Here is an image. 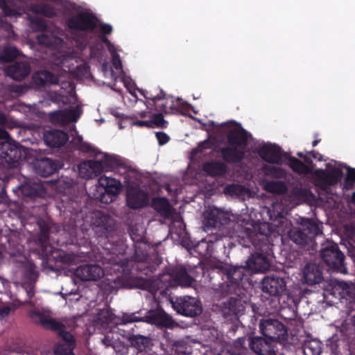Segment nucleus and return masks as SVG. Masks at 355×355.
Here are the masks:
<instances>
[{
	"label": "nucleus",
	"instance_id": "nucleus-1",
	"mask_svg": "<svg viewBox=\"0 0 355 355\" xmlns=\"http://www.w3.org/2000/svg\"><path fill=\"white\" fill-rule=\"evenodd\" d=\"M248 270L245 266H220L209 273V282L216 297H225L230 294H239L241 282Z\"/></svg>",
	"mask_w": 355,
	"mask_h": 355
},
{
	"label": "nucleus",
	"instance_id": "nucleus-2",
	"mask_svg": "<svg viewBox=\"0 0 355 355\" xmlns=\"http://www.w3.org/2000/svg\"><path fill=\"white\" fill-rule=\"evenodd\" d=\"M94 230L98 237L105 238L109 241L110 246L106 247L110 254H123L125 245L121 239L114 240L116 223L113 218L101 211L94 212L92 217Z\"/></svg>",
	"mask_w": 355,
	"mask_h": 355
},
{
	"label": "nucleus",
	"instance_id": "nucleus-3",
	"mask_svg": "<svg viewBox=\"0 0 355 355\" xmlns=\"http://www.w3.org/2000/svg\"><path fill=\"white\" fill-rule=\"evenodd\" d=\"M37 224L40 231L35 239L36 248L34 251L43 259H49L52 257L56 262L68 266L73 265L78 259L77 256L64 251L53 250L49 243V225L44 222H38Z\"/></svg>",
	"mask_w": 355,
	"mask_h": 355
},
{
	"label": "nucleus",
	"instance_id": "nucleus-4",
	"mask_svg": "<svg viewBox=\"0 0 355 355\" xmlns=\"http://www.w3.org/2000/svg\"><path fill=\"white\" fill-rule=\"evenodd\" d=\"M262 227L268 229V225L264 223L261 225L259 229L261 230ZM269 234L270 230H268L267 232H260V235H254L251 237L252 244L260 252L252 254L246 261L245 267L248 270L257 273L263 272L269 268L270 263L264 254V252L268 254V250H271L268 240Z\"/></svg>",
	"mask_w": 355,
	"mask_h": 355
},
{
	"label": "nucleus",
	"instance_id": "nucleus-5",
	"mask_svg": "<svg viewBox=\"0 0 355 355\" xmlns=\"http://www.w3.org/2000/svg\"><path fill=\"white\" fill-rule=\"evenodd\" d=\"M229 146L220 148L223 159L228 164H239L245 157V149L248 142V133L243 129H233L227 135Z\"/></svg>",
	"mask_w": 355,
	"mask_h": 355
},
{
	"label": "nucleus",
	"instance_id": "nucleus-6",
	"mask_svg": "<svg viewBox=\"0 0 355 355\" xmlns=\"http://www.w3.org/2000/svg\"><path fill=\"white\" fill-rule=\"evenodd\" d=\"M250 349L258 355H277L272 341L261 337H241L233 342L230 349H223L218 355H246Z\"/></svg>",
	"mask_w": 355,
	"mask_h": 355
},
{
	"label": "nucleus",
	"instance_id": "nucleus-7",
	"mask_svg": "<svg viewBox=\"0 0 355 355\" xmlns=\"http://www.w3.org/2000/svg\"><path fill=\"white\" fill-rule=\"evenodd\" d=\"M193 278L188 273L186 268L178 265L171 267L166 272L160 274L153 282V287L161 295L168 294L170 288L178 286H189Z\"/></svg>",
	"mask_w": 355,
	"mask_h": 355
},
{
	"label": "nucleus",
	"instance_id": "nucleus-8",
	"mask_svg": "<svg viewBox=\"0 0 355 355\" xmlns=\"http://www.w3.org/2000/svg\"><path fill=\"white\" fill-rule=\"evenodd\" d=\"M322 232L320 225L313 219L304 218L300 227H292L287 232V237L297 245L313 247L315 238Z\"/></svg>",
	"mask_w": 355,
	"mask_h": 355
},
{
	"label": "nucleus",
	"instance_id": "nucleus-9",
	"mask_svg": "<svg viewBox=\"0 0 355 355\" xmlns=\"http://www.w3.org/2000/svg\"><path fill=\"white\" fill-rule=\"evenodd\" d=\"M99 19L92 12H80L65 19L66 26L72 33H92L98 26Z\"/></svg>",
	"mask_w": 355,
	"mask_h": 355
},
{
	"label": "nucleus",
	"instance_id": "nucleus-10",
	"mask_svg": "<svg viewBox=\"0 0 355 355\" xmlns=\"http://www.w3.org/2000/svg\"><path fill=\"white\" fill-rule=\"evenodd\" d=\"M98 184L94 198L102 203L112 202L121 191V182L115 178L101 176L98 179Z\"/></svg>",
	"mask_w": 355,
	"mask_h": 355
},
{
	"label": "nucleus",
	"instance_id": "nucleus-11",
	"mask_svg": "<svg viewBox=\"0 0 355 355\" xmlns=\"http://www.w3.org/2000/svg\"><path fill=\"white\" fill-rule=\"evenodd\" d=\"M262 335L272 342H280L287 339L286 326L277 319L262 320L259 324Z\"/></svg>",
	"mask_w": 355,
	"mask_h": 355
},
{
	"label": "nucleus",
	"instance_id": "nucleus-12",
	"mask_svg": "<svg viewBox=\"0 0 355 355\" xmlns=\"http://www.w3.org/2000/svg\"><path fill=\"white\" fill-rule=\"evenodd\" d=\"M320 256L323 261L335 271L345 272V255L340 250L337 243H331L322 248Z\"/></svg>",
	"mask_w": 355,
	"mask_h": 355
},
{
	"label": "nucleus",
	"instance_id": "nucleus-13",
	"mask_svg": "<svg viewBox=\"0 0 355 355\" xmlns=\"http://www.w3.org/2000/svg\"><path fill=\"white\" fill-rule=\"evenodd\" d=\"M12 189L18 197L21 198L24 202H33L46 193L42 184L30 179L26 180L22 184Z\"/></svg>",
	"mask_w": 355,
	"mask_h": 355
},
{
	"label": "nucleus",
	"instance_id": "nucleus-14",
	"mask_svg": "<svg viewBox=\"0 0 355 355\" xmlns=\"http://www.w3.org/2000/svg\"><path fill=\"white\" fill-rule=\"evenodd\" d=\"M343 171L338 168L330 171L322 168L316 169L313 173L315 186L322 191H327L330 187L336 185L343 178Z\"/></svg>",
	"mask_w": 355,
	"mask_h": 355
},
{
	"label": "nucleus",
	"instance_id": "nucleus-15",
	"mask_svg": "<svg viewBox=\"0 0 355 355\" xmlns=\"http://www.w3.org/2000/svg\"><path fill=\"white\" fill-rule=\"evenodd\" d=\"M173 306L177 313L187 317L197 316L202 311L201 302L189 296L178 297L173 302Z\"/></svg>",
	"mask_w": 355,
	"mask_h": 355
},
{
	"label": "nucleus",
	"instance_id": "nucleus-16",
	"mask_svg": "<svg viewBox=\"0 0 355 355\" xmlns=\"http://www.w3.org/2000/svg\"><path fill=\"white\" fill-rule=\"evenodd\" d=\"M230 222V216L227 212L218 208L213 207L206 212L204 219V225L208 231L213 228L220 229Z\"/></svg>",
	"mask_w": 355,
	"mask_h": 355
},
{
	"label": "nucleus",
	"instance_id": "nucleus-17",
	"mask_svg": "<svg viewBox=\"0 0 355 355\" xmlns=\"http://www.w3.org/2000/svg\"><path fill=\"white\" fill-rule=\"evenodd\" d=\"M149 202L148 193L139 187H130L127 190L126 205L132 209L146 207Z\"/></svg>",
	"mask_w": 355,
	"mask_h": 355
},
{
	"label": "nucleus",
	"instance_id": "nucleus-18",
	"mask_svg": "<svg viewBox=\"0 0 355 355\" xmlns=\"http://www.w3.org/2000/svg\"><path fill=\"white\" fill-rule=\"evenodd\" d=\"M263 293L270 296H279L286 290V284L284 278L277 276H266L261 283Z\"/></svg>",
	"mask_w": 355,
	"mask_h": 355
},
{
	"label": "nucleus",
	"instance_id": "nucleus-19",
	"mask_svg": "<svg viewBox=\"0 0 355 355\" xmlns=\"http://www.w3.org/2000/svg\"><path fill=\"white\" fill-rule=\"evenodd\" d=\"M146 320L148 323L159 328L173 329L178 326L173 318L162 309L150 311L146 315Z\"/></svg>",
	"mask_w": 355,
	"mask_h": 355
},
{
	"label": "nucleus",
	"instance_id": "nucleus-20",
	"mask_svg": "<svg viewBox=\"0 0 355 355\" xmlns=\"http://www.w3.org/2000/svg\"><path fill=\"white\" fill-rule=\"evenodd\" d=\"M74 275L83 282L97 281L103 276L104 272L97 264H83L76 268Z\"/></svg>",
	"mask_w": 355,
	"mask_h": 355
},
{
	"label": "nucleus",
	"instance_id": "nucleus-21",
	"mask_svg": "<svg viewBox=\"0 0 355 355\" xmlns=\"http://www.w3.org/2000/svg\"><path fill=\"white\" fill-rule=\"evenodd\" d=\"M21 158V146L9 141L0 142V159L8 164L18 162Z\"/></svg>",
	"mask_w": 355,
	"mask_h": 355
},
{
	"label": "nucleus",
	"instance_id": "nucleus-22",
	"mask_svg": "<svg viewBox=\"0 0 355 355\" xmlns=\"http://www.w3.org/2000/svg\"><path fill=\"white\" fill-rule=\"evenodd\" d=\"M288 165L292 171L300 175H308L312 173L315 164L313 163L311 155L306 152V155L303 158L304 162L293 156H288Z\"/></svg>",
	"mask_w": 355,
	"mask_h": 355
},
{
	"label": "nucleus",
	"instance_id": "nucleus-23",
	"mask_svg": "<svg viewBox=\"0 0 355 355\" xmlns=\"http://www.w3.org/2000/svg\"><path fill=\"white\" fill-rule=\"evenodd\" d=\"M105 170L101 159L87 160L80 164L78 171L83 178L93 179L101 174Z\"/></svg>",
	"mask_w": 355,
	"mask_h": 355
},
{
	"label": "nucleus",
	"instance_id": "nucleus-24",
	"mask_svg": "<svg viewBox=\"0 0 355 355\" xmlns=\"http://www.w3.org/2000/svg\"><path fill=\"white\" fill-rule=\"evenodd\" d=\"M119 334L128 340L131 345L139 352L145 351L152 346V340L148 336L140 334H132L130 331H125L119 327L117 328Z\"/></svg>",
	"mask_w": 355,
	"mask_h": 355
},
{
	"label": "nucleus",
	"instance_id": "nucleus-25",
	"mask_svg": "<svg viewBox=\"0 0 355 355\" xmlns=\"http://www.w3.org/2000/svg\"><path fill=\"white\" fill-rule=\"evenodd\" d=\"M152 207L166 220H172L175 214V209L170 205L165 197H155L151 201Z\"/></svg>",
	"mask_w": 355,
	"mask_h": 355
},
{
	"label": "nucleus",
	"instance_id": "nucleus-26",
	"mask_svg": "<svg viewBox=\"0 0 355 355\" xmlns=\"http://www.w3.org/2000/svg\"><path fill=\"white\" fill-rule=\"evenodd\" d=\"M44 141L50 148H58L63 146L69 140L67 132L60 130H50L44 133Z\"/></svg>",
	"mask_w": 355,
	"mask_h": 355
},
{
	"label": "nucleus",
	"instance_id": "nucleus-27",
	"mask_svg": "<svg viewBox=\"0 0 355 355\" xmlns=\"http://www.w3.org/2000/svg\"><path fill=\"white\" fill-rule=\"evenodd\" d=\"M302 277L308 285L320 284L323 279L322 268L318 264L308 263L303 268Z\"/></svg>",
	"mask_w": 355,
	"mask_h": 355
},
{
	"label": "nucleus",
	"instance_id": "nucleus-28",
	"mask_svg": "<svg viewBox=\"0 0 355 355\" xmlns=\"http://www.w3.org/2000/svg\"><path fill=\"white\" fill-rule=\"evenodd\" d=\"M258 155L265 162L270 164H280L282 159L281 148L276 145H264L258 149Z\"/></svg>",
	"mask_w": 355,
	"mask_h": 355
},
{
	"label": "nucleus",
	"instance_id": "nucleus-29",
	"mask_svg": "<svg viewBox=\"0 0 355 355\" xmlns=\"http://www.w3.org/2000/svg\"><path fill=\"white\" fill-rule=\"evenodd\" d=\"M243 302L241 298L230 297L223 303L222 307L223 316L227 318L243 314L245 310Z\"/></svg>",
	"mask_w": 355,
	"mask_h": 355
},
{
	"label": "nucleus",
	"instance_id": "nucleus-30",
	"mask_svg": "<svg viewBox=\"0 0 355 355\" xmlns=\"http://www.w3.org/2000/svg\"><path fill=\"white\" fill-rule=\"evenodd\" d=\"M6 76L17 81L22 80L31 72V67L26 62H16L6 69Z\"/></svg>",
	"mask_w": 355,
	"mask_h": 355
},
{
	"label": "nucleus",
	"instance_id": "nucleus-31",
	"mask_svg": "<svg viewBox=\"0 0 355 355\" xmlns=\"http://www.w3.org/2000/svg\"><path fill=\"white\" fill-rule=\"evenodd\" d=\"M34 167L37 174L42 177H49L57 171L58 164L54 159L43 157L35 161Z\"/></svg>",
	"mask_w": 355,
	"mask_h": 355
},
{
	"label": "nucleus",
	"instance_id": "nucleus-32",
	"mask_svg": "<svg viewBox=\"0 0 355 355\" xmlns=\"http://www.w3.org/2000/svg\"><path fill=\"white\" fill-rule=\"evenodd\" d=\"M32 80L34 85L37 87H46L59 83L58 77L53 73L46 70L34 73Z\"/></svg>",
	"mask_w": 355,
	"mask_h": 355
},
{
	"label": "nucleus",
	"instance_id": "nucleus-33",
	"mask_svg": "<svg viewBox=\"0 0 355 355\" xmlns=\"http://www.w3.org/2000/svg\"><path fill=\"white\" fill-rule=\"evenodd\" d=\"M202 170L211 177L223 176L227 172V166L220 161H211L203 164Z\"/></svg>",
	"mask_w": 355,
	"mask_h": 355
},
{
	"label": "nucleus",
	"instance_id": "nucleus-34",
	"mask_svg": "<svg viewBox=\"0 0 355 355\" xmlns=\"http://www.w3.org/2000/svg\"><path fill=\"white\" fill-rule=\"evenodd\" d=\"M263 188L269 193L279 195L284 194L288 191L286 183L280 180H266Z\"/></svg>",
	"mask_w": 355,
	"mask_h": 355
},
{
	"label": "nucleus",
	"instance_id": "nucleus-35",
	"mask_svg": "<svg viewBox=\"0 0 355 355\" xmlns=\"http://www.w3.org/2000/svg\"><path fill=\"white\" fill-rule=\"evenodd\" d=\"M30 10L35 14L40 15L48 18L56 16V12L53 7L46 3H33L30 6Z\"/></svg>",
	"mask_w": 355,
	"mask_h": 355
},
{
	"label": "nucleus",
	"instance_id": "nucleus-36",
	"mask_svg": "<svg viewBox=\"0 0 355 355\" xmlns=\"http://www.w3.org/2000/svg\"><path fill=\"white\" fill-rule=\"evenodd\" d=\"M173 101L171 102L170 105H168V101L166 95L165 94L164 99L163 100H155L152 102H148L147 107L161 113L164 112V114H170L173 112Z\"/></svg>",
	"mask_w": 355,
	"mask_h": 355
},
{
	"label": "nucleus",
	"instance_id": "nucleus-37",
	"mask_svg": "<svg viewBox=\"0 0 355 355\" xmlns=\"http://www.w3.org/2000/svg\"><path fill=\"white\" fill-rule=\"evenodd\" d=\"M37 42L51 49L56 48L62 42V40L52 34L42 33L37 36Z\"/></svg>",
	"mask_w": 355,
	"mask_h": 355
},
{
	"label": "nucleus",
	"instance_id": "nucleus-38",
	"mask_svg": "<svg viewBox=\"0 0 355 355\" xmlns=\"http://www.w3.org/2000/svg\"><path fill=\"white\" fill-rule=\"evenodd\" d=\"M304 355H320L322 352L320 343L317 340H306L302 345Z\"/></svg>",
	"mask_w": 355,
	"mask_h": 355
},
{
	"label": "nucleus",
	"instance_id": "nucleus-39",
	"mask_svg": "<svg viewBox=\"0 0 355 355\" xmlns=\"http://www.w3.org/2000/svg\"><path fill=\"white\" fill-rule=\"evenodd\" d=\"M139 248L135 249V259L139 263L137 265V269L139 270L143 274L148 275L149 272H153V267L146 266L148 259V254L142 252L141 255L139 254Z\"/></svg>",
	"mask_w": 355,
	"mask_h": 355
},
{
	"label": "nucleus",
	"instance_id": "nucleus-40",
	"mask_svg": "<svg viewBox=\"0 0 355 355\" xmlns=\"http://www.w3.org/2000/svg\"><path fill=\"white\" fill-rule=\"evenodd\" d=\"M141 95H142L147 101L146 105H148V102H152L155 100H163L165 97V92L160 88H157L153 90H139Z\"/></svg>",
	"mask_w": 355,
	"mask_h": 355
},
{
	"label": "nucleus",
	"instance_id": "nucleus-41",
	"mask_svg": "<svg viewBox=\"0 0 355 355\" xmlns=\"http://www.w3.org/2000/svg\"><path fill=\"white\" fill-rule=\"evenodd\" d=\"M42 327L47 330H51L58 333L59 330L65 328V325L60 321L46 315L45 320L43 321Z\"/></svg>",
	"mask_w": 355,
	"mask_h": 355
},
{
	"label": "nucleus",
	"instance_id": "nucleus-42",
	"mask_svg": "<svg viewBox=\"0 0 355 355\" xmlns=\"http://www.w3.org/2000/svg\"><path fill=\"white\" fill-rule=\"evenodd\" d=\"M103 166L106 171H111L119 165L118 159L115 156L110 155L108 154H103L101 159Z\"/></svg>",
	"mask_w": 355,
	"mask_h": 355
},
{
	"label": "nucleus",
	"instance_id": "nucleus-43",
	"mask_svg": "<svg viewBox=\"0 0 355 355\" xmlns=\"http://www.w3.org/2000/svg\"><path fill=\"white\" fill-rule=\"evenodd\" d=\"M266 175L268 176L272 177L274 178L280 179L285 178L286 177L287 173L282 168L270 166H268L265 168Z\"/></svg>",
	"mask_w": 355,
	"mask_h": 355
},
{
	"label": "nucleus",
	"instance_id": "nucleus-44",
	"mask_svg": "<svg viewBox=\"0 0 355 355\" xmlns=\"http://www.w3.org/2000/svg\"><path fill=\"white\" fill-rule=\"evenodd\" d=\"M19 55V51L16 47H6L1 54V60L5 62H12Z\"/></svg>",
	"mask_w": 355,
	"mask_h": 355
},
{
	"label": "nucleus",
	"instance_id": "nucleus-45",
	"mask_svg": "<svg viewBox=\"0 0 355 355\" xmlns=\"http://www.w3.org/2000/svg\"><path fill=\"white\" fill-rule=\"evenodd\" d=\"M150 124L152 128L155 125L157 128H166L168 122L164 119L162 113L159 112L151 116Z\"/></svg>",
	"mask_w": 355,
	"mask_h": 355
},
{
	"label": "nucleus",
	"instance_id": "nucleus-46",
	"mask_svg": "<svg viewBox=\"0 0 355 355\" xmlns=\"http://www.w3.org/2000/svg\"><path fill=\"white\" fill-rule=\"evenodd\" d=\"M30 23L35 31L44 32L47 29L46 21L42 18L33 17L31 19Z\"/></svg>",
	"mask_w": 355,
	"mask_h": 355
},
{
	"label": "nucleus",
	"instance_id": "nucleus-47",
	"mask_svg": "<svg viewBox=\"0 0 355 355\" xmlns=\"http://www.w3.org/2000/svg\"><path fill=\"white\" fill-rule=\"evenodd\" d=\"M35 266L33 263H27L24 267L23 276L28 280H33L37 277Z\"/></svg>",
	"mask_w": 355,
	"mask_h": 355
},
{
	"label": "nucleus",
	"instance_id": "nucleus-48",
	"mask_svg": "<svg viewBox=\"0 0 355 355\" xmlns=\"http://www.w3.org/2000/svg\"><path fill=\"white\" fill-rule=\"evenodd\" d=\"M74 345H69V344H59L55 349L56 355H73V348Z\"/></svg>",
	"mask_w": 355,
	"mask_h": 355
},
{
	"label": "nucleus",
	"instance_id": "nucleus-49",
	"mask_svg": "<svg viewBox=\"0 0 355 355\" xmlns=\"http://www.w3.org/2000/svg\"><path fill=\"white\" fill-rule=\"evenodd\" d=\"M28 316L33 323L40 324L42 327L43 321L45 320L46 315L39 311L33 310L28 313Z\"/></svg>",
	"mask_w": 355,
	"mask_h": 355
},
{
	"label": "nucleus",
	"instance_id": "nucleus-50",
	"mask_svg": "<svg viewBox=\"0 0 355 355\" xmlns=\"http://www.w3.org/2000/svg\"><path fill=\"white\" fill-rule=\"evenodd\" d=\"M213 147V143L209 139L204 140L198 144V146L193 150L192 153L194 154L201 153L205 154L207 149H211Z\"/></svg>",
	"mask_w": 355,
	"mask_h": 355
},
{
	"label": "nucleus",
	"instance_id": "nucleus-51",
	"mask_svg": "<svg viewBox=\"0 0 355 355\" xmlns=\"http://www.w3.org/2000/svg\"><path fill=\"white\" fill-rule=\"evenodd\" d=\"M58 334L60 337H61L62 340L66 343V344H69V345H75V339L73 336L70 332L66 331V327L59 330Z\"/></svg>",
	"mask_w": 355,
	"mask_h": 355
},
{
	"label": "nucleus",
	"instance_id": "nucleus-52",
	"mask_svg": "<svg viewBox=\"0 0 355 355\" xmlns=\"http://www.w3.org/2000/svg\"><path fill=\"white\" fill-rule=\"evenodd\" d=\"M79 146L78 149L83 153H95L96 149L90 144L83 141V137L79 136L78 138Z\"/></svg>",
	"mask_w": 355,
	"mask_h": 355
},
{
	"label": "nucleus",
	"instance_id": "nucleus-53",
	"mask_svg": "<svg viewBox=\"0 0 355 355\" xmlns=\"http://www.w3.org/2000/svg\"><path fill=\"white\" fill-rule=\"evenodd\" d=\"M355 183V168H350L347 171V176L345 180V187L351 189Z\"/></svg>",
	"mask_w": 355,
	"mask_h": 355
},
{
	"label": "nucleus",
	"instance_id": "nucleus-54",
	"mask_svg": "<svg viewBox=\"0 0 355 355\" xmlns=\"http://www.w3.org/2000/svg\"><path fill=\"white\" fill-rule=\"evenodd\" d=\"M3 14L7 17H17L21 15L20 12L15 8H12L7 3L1 8Z\"/></svg>",
	"mask_w": 355,
	"mask_h": 355
},
{
	"label": "nucleus",
	"instance_id": "nucleus-55",
	"mask_svg": "<svg viewBox=\"0 0 355 355\" xmlns=\"http://www.w3.org/2000/svg\"><path fill=\"white\" fill-rule=\"evenodd\" d=\"M119 338L116 337V338L114 336L113 333L107 334L104 338L102 340V343L106 346V347H114V345L116 343V341L119 340Z\"/></svg>",
	"mask_w": 355,
	"mask_h": 355
},
{
	"label": "nucleus",
	"instance_id": "nucleus-56",
	"mask_svg": "<svg viewBox=\"0 0 355 355\" xmlns=\"http://www.w3.org/2000/svg\"><path fill=\"white\" fill-rule=\"evenodd\" d=\"M97 28H99L101 35H110L112 33V26L110 24L102 23L99 21L98 26Z\"/></svg>",
	"mask_w": 355,
	"mask_h": 355
},
{
	"label": "nucleus",
	"instance_id": "nucleus-57",
	"mask_svg": "<svg viewBox=\"0 0 355 355\" xmlns=\"http://www.w3.org/2000/svg\"><path fill=\"white\" fill-rule=\"evenodd\" d=\"M155 135L159 146L166 144L170 139L169 136L164 132H157Z\"/></svg>",
	"mask_w": 355,
	"mask_h": 355
},
{
	"label": "nucleus",
	"instance_id": "nucleus-58",
	"mask_svg": "<svg viewBox=\"0 0 355 355\" xmlns=\"http://www.w3.org/2000/svg\"><path fill=\"white\" fill-rule=\"evenodd\" d=\"M112 64L116 69H122V62L120 59V56L117 53L112 54Z\"/></svg>",
	"mask_w": 355,
	"mask_h": 355
},
{
	"label": "nucleus",
	"instance_id": "nucleus-59",
	"mask_svg": "<svg viewBox=\"0 0 355 355\" xmlns=\"http://www.w3.org/2000/svg\"><path fill=\"white\" fill-rule=\"evenodd\" d=\"M132 124L133 125L139 127V128H152L150 124V120L142 121V120H136L133 121Z\"/></svg>",
	"mask_w": 355,
	"mask_h": 355
},
{
	"label": "nucleus",
	"instance_id": "nucleus-60",
	"mask_svg": "<svg viewBox=\"0 0 355 355\" xmlns=\"http://www.w3.org/2000/svg\"><path fill=\"white\" fill-rule=\"evenodd\" d=\"M196 248H197V250H198V252L201 254L205 255L206 254H207L209 245L207 242L202 241L200 243H199V244L196 246Z\"/></svg>",
	"mask_w": 355,
	"mask_h": 355
},
{
	"label": "nucleus",
	"instance_id": "nucleus-61",
	"mask_svg": "<svg viewBox=\"0 0 355 355\" xmlns=\"http://www.w3.org/2000/svg\"><path fill=\"white\" fill-rule=\"evenodd\" d=\"M129 234L132 240L135 243H139L143 240V236L141 235H138L135 232V230L131 227L128 230Z\"/></svg>",
	"mask_w": 355,
	"mask_h": 355
},
{
	"label": "nucleus",
	"instance_id": "nucleus-62",
	"mask_svg": "<svg viewBox=\"0 0 355 355\" xmlns=\"http://www.w3.org/2000/svg\"><path fill=\"white\" fill-rule=\"evenodd\" d=\"M309 155H311V158L316 159L317 161L321 162L323 160V156L316 150H311L308 152Z\"/></svg>",
	"mask_w": 355,
	"mask_h": 355
},
{
	"label": "nucleus",
	"instance_id": "nucleus-63",
	"mask_svg": "<svg viewBox=\"0 0 355 355\" xmlns=\"http://www.w3.org/2000/svg\"><path fill=\"white\" fill-rule=\"evenodd\" d=\"M104 318L105 320H103V322L108 323L111 321V315L109 314L108 311H101L99 313V319L102 320Z\"/></svg>",
	"mask_w": 355,
	"mask_h": 355
},
{
	"label": "nucleus",
	"instance_id": "nucleus-64",
	"mask_svg": "<svg viewBox=\"0 0 355 355\" xmlns=\"http://www.w3.org/2000/svg\"><path fill=\"white\" fill-rule=\"evenodd\" d=\"M11 311V307L9 306H5L0 308V318L7 317Z\"/></svg>",
	"mask_w": 355,
	"mask_h": 355
}]
</instances>
